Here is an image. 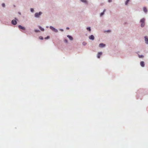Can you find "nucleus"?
Here are the masks:
<instances>
[{
  "label": "nucleus",
  "instance_id": "4be33fe9",
  "mask_svg": "<svg viewBox=\"0 0 148 148\" xmlns=\"http://www.w3.org/2000/svg\"><path fill=\"white\" fill-rule=\"evenodd\" d=\"M50 38V36H47V37L45 38V39H49Z\"/></svg>",
  "mask_w": 148,
  "mask_h": 148
},
{
  "label": "nucleus",
  "instance_id": "b1692460",
  "mask_svg": "<svg viewBox=\"0 0 148 148\" xmlns=\"http://www.w3.org/2000/svg\"><path fill=\"white\" fill-rule=\"evenodd\" d=\"M65 42L67 43L68 42V40L66 39H65L64 40Z\"/></svg>",
  "mask_w": 148,
  "mask_h": 148
},
{
  "label": "nucleus",
  "instance_id": "f3484780",
  "mask_svg": "<svg viewBox=\"0 0 148 148\" xmlns=\"http://www.w3.org/2000/svg\"><path fill=\"white\" fill-rule=\"evenodd\" d=\"M138 56L139 58H144V56L143 55H140L138 54Z\"/></svg>",
  "mask_w": 148,
  "mask_h": 148
},
{
  "label": "nucleus",
  "instance_id": "2f4dec72",
  "mask_svg": "<svg viewBox=\"0 0 148 148\" xmlns=\"http://www.w3.org/2000/svg\"><path fill=\"white\" fill-rule=\"evenodd\" d=\"M46 28H48L49 27L48 26H47L46 27Z\"/></svg>",
  "mask_w": 148,
  "mask_h": 148
},
{
  "label": "nucleus",
  "instance_id": "ddd939ff",
  "mask_svg": "<svg viewBox=\"0 0 148 148\" xmlns=\"http://www.w3.org/2000/svg\"><path fill=\"white\" fill-rule=\"evenodd\" d=\"M102 54V52H99L98 53L97 55V58H100V56Z\"/></svg>",
  "mask_w": 148,
  "mask_h": 148
},
{
  "label": "nucleus",
  "instance_id": "a878e982",
  "mask_svg": "<svg viewBox=\"0 0 148 148\" xmlns=\"http://www.w3.org/2000/svg\"><path fill=\"white\" fill-rule=\"evenodd\" d=\"M2 5L3 7H4L5 6V4L4 3H3L2 4Z\"/></svg>",
  "mask_w": 148,
  "mask_h": 148
},
{
  "label": "nucleus",
  "instance_id": "393cba45",
  "mask_svg": "<svg viewBox=\"0 0 148 148\" xmlns=\"http://www.w3.org/2000/svg\"><path fill=\"white\" fill-rule=\"evenodd\" d=\"M39 38L40 40H43V37L41 36L39 37Z\"/></svg>",
  "mask_w": 148,
  "mask_h": 148
},
{
  "label": "nucleus",
  "instance_id": "f8f14e48",
  "mask_svg": "<svg viewBox=\"0 0 148 148\" xmlns=\"http://www.w3.org/2000/svg\"><path fill=\"white\" fill-rule=\"evenodd\" d=\"M106 11V10L105 9H104L103 10V12H101L100 14V16H102L104 14L105 12Z\"/></svg>",
  "mask_w": 148,
  "mask_h": 148
},
{
  "label": "nucleus",
  "instance_id": "7c9ffc66",
  "mask_svg": "<svg viewBox=\"0 0 148 148\" xmlns=\"http://www.w3.org/2000/svg\"><path fill=\"white\" fill-rule=\"evenodd\" d=\"M18 14H20V15H21V12H18Z\"/></svg>",
  "mask_w": 148,
  "mask_h": 148
},
{
  "label": "nucleus",
  "instance_id": "412c9836",
  "mask_svg": "<svg viewBox=\"0 0 148 148\" xmlns=\"http://www.w3.org/2000/svg\"><path fill=\"white\" fill-rule=\"evenodd\" d=\"M34 32H35L37 33L40 32V30L37 29H34Z\"/></svg>",
  "mask_w": 148,
  "mask_h": 148
},
{
  "label": "nucleus",
  "instance_id": "0eeeda50",
  "mask_svg": "<svg viewBox=\"0 0 148 148\" xmlns=\"http://www.w3.org/2000/svg\"><path fill=\"white\" fill-rule=\"evenodd\" d=\"M18 27L21 29L23 30H25V27L22 26L21 25H19L18 26Z\"/></svg>",
  "mask_w": 148,
  "mask_h": 148
},
{
  "label": "nucleus",
  "instance_id": "f03ea898",
  "mask_svg": "<svg viewBox=\"0 0 148 148\" xmlns=\"http://www.w3.org/2000/svg\"><path fill=\"white\" fill-rule=\"evenodd\" d=\"M49 28L53 32H56L58 33V30L54 28L52 26H50L49 27Z\"/></svg>",
  "mask_w": 148,
  "mask_h": 148
},
{
  "label": "nucleus",
  "instance_id": "aec40b11",
  "mask_svg": "<svg viewBox=\"0 0 148 148\" xmlns=\"http://www.w3.org/2000/svg\"><path fill=\"white\" fill-rule=\"evenodd\" d=\"M30 11L32 12H34V9L33 8H31L30 9Z\"/></svg>",
  "mask_w": 148,
  "mask_h": 148
},
{
  "label": "nucleus",
  "instance_id": "c756f323",
  "mask_svg": "<svg viewBox=\"0 0 148 148\" xmlns=\"http://www.w3.org/2000/svg\"><path fill=\"white\" fill-rule=\"evenodd\" d=\"M66 29H69V27H67L66 28Z\"/></svg>",
  "mask_w": 148,
  "mask_h": 148
},
{
  "label": "nucleus",
  "instance_id": "cd10ccee",
  "mask_svg": "<svg viewBox=\"0 0 148 148\" xmlns=\"http://www.w3.org/2000/svg\"><path fill=\"white\" fill-rule=\"evenodd\" d=\"M110 31H110V30H108L106 31V32H110Z\"/></svg>",
  "mask_w": 148,
  "mask_h": 148
},
{
  "label": "nucleus",
  "instance_id": "6e6552de",
  "mask_svg": "<svg viewBox=\"0 0 148 148\" xmlns=\"http://www.w3.org/2000/svg\"><path fill=\"white\" fill-rule=\"evenodd\" d=\"M143 10L144 12L145 13H147V10L146 7H144L143 8Z\"/></svg>",
  "mask_w": 148,
  "mask_h": 148
},
{
  "label": "nucleus",
  "instance_id": "423d86ee",
  "mask_svg": "<svg viewBox=\"0 0 148 148\" xmlns=\"http://www.w3.org/2000/svg\"><path fill=\"white\" fill-rule=\"evenodd\" d=\"M89 38L91 40H94L95 39L94 36L92 35H90L89 36Z\"/></svg>",
  "mask_w": 148,
  "mask_h": 148
},
{
  "label": "nucleus",
  "instance_id": "6ab92c4d",
  "mask_svg": "<svg viewBox=\"0 0 148 148\" xmlns=\"http://www.w3.org/2000/svg\"><path fill=\"white\" fill-rule=\"evenodd\" d=\"M130 0H127L125 2V5H127L128 4V3Z\"/></svg>",
  "mask_w": 148,
  "mask_h": 148
},
{
  "label": "nucleus",
  "instance_id": "4468645a",
  "mask_svg": "<svg viewBox=\"0 0 148 148\" xmlns=\"http://www.w3.org/2000/svg\"><path fill=\"white\" fill-rule=\"evenodd\" d=\"M80 1L83 3L86 4H88V2L86 0H80Z\"/></svg>",
  "mask_w": 148,
  "mask_h": 148
},
{
  "label": "nucleus",
  "instance_id": "f257e3e1",
  "mask_svg": "<svg viewBox=\"0 0 148 148\" xmlns=\"http://www.w3.org/2000/svg\"><path fill=\"white\" fill-rule=\"evenodd\" d=\"M42 14V13L41 12H36L34 14V17L36 18H39Z\"/></svg>",
  "mask_w": 148,
  "mask_h": 148
},
{
  "label": "nucleus",
  "instance_id": "a211bd4d",
  "mask_svg": "<svg viewBox=\"0 0 148 148\" xmlns=\"http://www.w3.org/2000/svg\"><path fill=\"white\" fill-rule=\"evenodd\" d=\"M86 29L89 32H90L91 31V28L90 27H88L86 28Z\"/></svg>",
  "mask_w": 148,
  "mask_h": 148
},
{
  "label": "nucleus",
  "instance_id": "9d476101",
  "mask_svg": "<svg viewBox=\"0 0 148 148\" xmlns=\"http://www.w3.org/2000/svg\"><path fill=\"white\" fill-rule=\"evenodd\" d=\"M67 37H68L69 39L71 40H73V37L71 36L70 35H67Z\"/></svg>",
  "mask_w": 148,
  "mask_h": 148
},
{
  "label": "nucleus",
  "instance_id": "5701e85b",
  "mask_svg": "<svg viewBox=\"0 0 148 148\" xmlns=\"http://www.w3.org/2000/svg\"><path fill=\"white\" fill-rule=\"evenodd\" d=\"M86 43L85 42H82V45H84V46H85L86 45Z\"/></svg>",
  "mask_w": 148,
  "mask_h": 148
},
{
  "label": "nucleus",
  "instance_id": "bb28decb",
  "mask_svg": "<svg viewBox=\"0 0 148 148\" xmlns=\"http://www.w3.org/2000/svg\"><path fill=\"white\" fill-rule=\"evenodd\" d=\"M59 30L62 32H63L64 31V30L62 29H60Z\"/></svg>",
  "mask_w": 148,
  "mask_h": 148
},
{
  "label": "nucleus",
  "instance_id": "c85d7f7f",
  "mask_svg": "<svg viewBox=\"0 0 148 148\" xmlns=\"http://www.w3.org/2000/svg\"><path fill=\"white\" fill-rule=\"evenodd\" d=\"M108 1L109 3H110L112 2V0H108Z\"/></svg>",
  "mask_w": 148,
  "mask_h": 148
},
{
  "label": "nucleus",
  "instance_id": "39448f33",
  "mask_svg": "<svg viewBox=\"0 0 148 148\" xmlns=\"http://www.w3.org/2000/svg\"><path fill=\"white\" fill-rule=\"evenodd\" d=\"M106 46L105 44H103V43H101L99 45V47L100 48H104Z\"/></svg>",
  "mask_w": 148,
  "mask_h": 148
},
{
  "label": "nucleus",
  "instance_id": "dca6fc26",
  "mask_svg": "<svg viewBox=\"0 0 148 148\" xmlns=\"http://www.w3.org/2000/svg\"><path fill=\"white\" fill-rule=\"evenodd\" d=\"M145 23H141L140 26L142 27H144L145 26Z\"/></svg>",
  "mask_w": 148,
  "mask_h": 148
},
{
  "label": "nucleus",
  "instance_id": "9b49d317",
  "mask_svg": "<svg viewBox=\"0 0 148 148\" xmlns=\"http://www.w3.org/2000/svg\"><path fill=\"white\" fill-rule=\"evenodd\" d=\"M145 19L144 18H143L140 20V22L141 23H145Z\"/></svg>",
  "mask_w": 148,
  "mask_h": 148
},
{
  "label": "nucleus",
  "instance_id": "2eb2a0df",
  "mask_svg": "<svg viewBox=\"0 0 148 148\" xmlns=\"http://www.w3.org/2000/svg\"><path fill=\"white\" fill-rule=\"evenodd\" d=\"M38 27H39V29L40 30H41L42 31H44L45 29L44 28H42V27H41L40 26H38Z\"/></svg>",
  "mask_w": 148,
  "mask_h": 148
},
{
  "label": "nucleus",
  "instance_id": "20e7f679",
  "mask_svg": "<svg viewBox=\"0 0 148 148\" xmlns=\"http://www.w3.org/2000/svg\"><path fill=\"white\" fill-rule=\"evenodd\" d=\"M144 39L145 43L147 45H148V37L147 36H144Z\"/></svg>",
  "mask_w": 148,
  "mask_h": 148
},
{
  "label": "nucleus",
  "instance_id": "1a4fd4ad",
  "mask_svg": "<svg viewBox=\"0 0 148 148\" xmlns=\"http://www.w3.org/2000/svg\"><path fill=\"white\" fill-rule=\"evenodd\" d=\"M140 65L142 67H144L145 66V64L144 62L143 61H141L140 62Z\"/></svg>",
  "mask_w": 148,
  "mask_h": 148
},
{
  "label": "nucleus",
  "instance_id": "7ed1b4c3",
  "mask_svg": "<svg viewBox=\"0 0 148 148\" xmlns=\"http://www.w3.org/2000/svg\"><path fill=\"white\" fill-rule=\"evenodd\" d=\"M15 19H13L12 21H11V23L14 25H15L17 24V22L16 21V20H17V19L15 18Z\"/></svg>",
  "mask_w": 148,
  "mask_h": 148
}]
</instances>
